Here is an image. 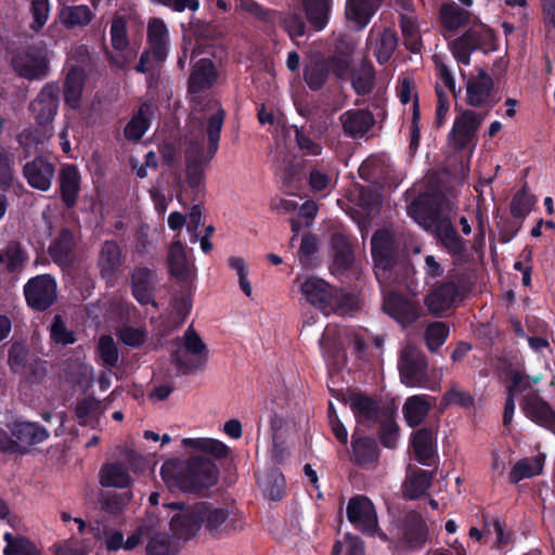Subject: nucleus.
<instances>
[{
    "instance_id": "1",
    "label": "nucleus",
    "mask_w": 555,
    "mask_h": 555,
    "mask_svg": "<svg viewBox=\"0 0 555 555\" xmlns=\"http://www.w3.org/2000/svg\"><path fill=\"white\" fill-rule=\"evenodd\" d=\"M224 111L216 103H212L202 114L196 111L195 118H208V126L196 128L198 135L207 133L209 145L204 150L203 142H191L186 150V183L194 192L199 193L204 180V166L214 157L218 151L220 131L224 120Z\"/></svg>"
},
{
    "instance_id": "2",
    "label": "nucleus",
    "mask_w": 555,
    "mask_h": 555,
    "mask_svg": "<svg viewBox=\"0 0 555 555\" xmlns=\"http://www.w3.org/2000/svg\"><path fill=\"white\" fill-rule=\"evenodd\" d=\"M198 56L199 53L196 52V60L194 61L193 70L189 81V93L192 103L191 125L193 128H202L204 126H208V118H195L196 111L204 114V112L212 103H216L221 109H223L218 101L206 99L199 95L202 91L210 88L215 83L217 79V73L211 60L208 56Z\"/></svg>"
},
{
    "instance_id": "3",
    "label": "nucleus",
    "mask_w": 555,
    "mask_h": 555,
    "mask_svg": "<svg viewBox=\"0 0 555 555\" xmlns=\"http://www.w3.org/2000/svg\"><path fill=\"white\" fill-rule=\"evenodd\" d=\"M195 506L199 526L205 525L209 532L229 533L241 531L244 528L242 515L234 513L233 509L208 502H201Z\"/></svg>"
},
{
    "instance_id": "4",
    "label": "nucleus",
    "mask_w": 555,
    "mask_h": 555,
    "mask_svg": "<svg viewBox=\"0 0 555 555\" xmlns=\"http://www.w3.org/2000/svg\"><path fill=\"white\" fill-rule=\"evenodd\" d=\"M305 299L324 313L344 312L341 296L327 282L317 276L307 278L300 284Z\"/></svg>"
},
{
    "instance_id": "5",
    "label": "nucleus",
    "mask_w": 555,
    "mask_h": 555,
    "mask_svg": "<svg viewBox=\"0 0 555 555\" xmlns=\"http://www.w3.org/2000/svg\"><path fill=\"white\" fill-rule=\"evenodd\" d=\"M418 203H413L409 207V215L426 231L435 232L442 245L451 254H460L463 250V244L447 218H439L438 216L424 215L418 210Z\"/></svg>"
},
{
    "instance_id": "6",
    "label": "nucleus",
    "mask_w": 555,
    "mask_h": 555,
    "mask_svg": "<svg viewBox=\"0 0 555 555\" xmlns=\"http://www.w3.org/2000/svg\"><path fill=\"white\" fill-rule=\"evenodd\" d=\"M9 429L16 440L2 435L0 451L7 453H24L29 446L40 443L49 436L43 427L30 422H15Z\"/></svg>"
},
{
    "instance_id": "7",
    "label": "nucleus",
    "mask_w": 555,
    "mask_h": 555,
    "mask_svg": "<svg viewBox=\"0 0 555 555\" xmlns=\"http://www.w3.org/2000/svg\"><path fill=\"white\" fill-rule=\"evenodd\" d=\"M164 508L168 511L170 530L175 539L184 542L201 530L195 505L171 503L164 505Z\"/></svg>"
},
{
    "instance_id": "8",
    "label": "nucleus",
    "mask_w": 555,
    "mask_h": 555,
    "mask_svg": "<svg viewBox=\"0 0 555 555\" xmlns=\"http://www.w3.org/2000/svg\"><path fill=\"white\" fill-rule=\"evenodd\" d=\"M147 37L151 47V52H145L141 55L137 70L144 73L152 66L150 63L151 53L153 54L156 64L162 63L167 57L169 46V30L165 22L158 17H154L147 25Z\"/></svg>"
},
{
    "instance_id": "9",
    "label": "nucleus",
    "mask_w": 555,
    "mask_h": 555,
    "mask_svg": "<svg viewBox=\"0 0 555 555\" xmlns=\"http://www.w3.org/2000/svg\"><path fill=\"white\" fill-rule=\"evenodd\" d=\"M494 38L492 30L483 25H474L464 36L452 43V52L457 62L468 65L470 53L479 48L489 46Z\"/></svg>"
},
{
    "instance_id": "10",
    "label": "nucleus",
    "mask_w": 555,
    "mask_h": 555,
    "mask_svg": "<svg viewBox=\"0 0 555 555\" xmlns=\"http://www.w3.org/2000/svg\"><path fill=\"white\" fill-rule=\"evenodd\" d=\"M206 347L201 337L189 328L182 340L177 341L172 349V359L182 370L195 369L205 358Z\"/></svg>"
},
{
    "instance_id": "11",
    "label": "nucleus",
    "mask_w": 555,
    "mask_h": 555,
    "mask_svg": "<svg viewBox=\"0 0 555 555\" xmlns=\"http://www.w3.org/2000/svg\"><path fill=\"white\" fill-rule=\"evenodd\" d=\"M14 70L24 78L39 79L48 74L49 57L44 49L31 48L17 53L12 61Z\"/></svg>"
},
{
    "instance_id": "12",
    "label": "nucleus",
    "mask_w": 555,
    "mask_h": 555,
    "mask_svg": "<svg viewBox=\"0 0 555 555\" xmlns=\"http://www.w3.org/2000/svg\"><path fill=\"white\" fill-rule=\"evenodd\" d=\"M27 304L37 310H46L56 298L55 280L48 274L30 279L24 287Z\"/></svg>"
},
{
    "instance_id": "13",
    "label": "nucleus",
    "mask_w": 555,
    "mask_h": 555,
    "mask_svg": "<svg viewBox=\"0 0 555 555\" xmlns=\"http://www.w3.org/2000/svg\"><path fill=\"white\" fill-rule=\"evenodd\" d=\"M399 371L402 383L409 387L422 386L426 382L425 358L412 346H406L403 349Z\"/></svg>"
},
{
    "instance_id": "14",
    "label": "nucleus",
    "mask_w": 555,
    "mask_h": 555,
    "mask_svg": "<svg viewBox=\"0 0 555 555\" xmlns=\"http://www.w3.org/2000/svg\"><path fill=\"white\" fill-rule=\"evenodd\" d=\"M372 256L375 262V274L379 283L388 279L387 271L393 264V240L387 230L377 231L372 237Z\"/></svg>"
},
{
    "instance_id": "15",
    "label": "nucleus",
    "mask_w": 555,
    "mask_h": 555,
    "mask_svg": "<svg viewBox=\"0 0 555 555\" xmlns=\"http://www.w3.org/2000/svg\"><path fill=\"white\" fill-rule=\"evenodd\" d=\"M348 520L367 534L377 532V516L373 503L365 496H354L347 505Z\"/></svg>"
},
{
    "instance_id": "16",
    "label": "nucleus",
    "mask_w": 555,
    "mask_h": 555,
    "mask_svg": "<svg viewBox=\"0 0 555 555\" xmlns=\"http://www.w3.org/2000/svg\"><path fill=\"white\" fill-rule=\"evenodd\" d=\"M59 87L46 85L37 98L30 103V112L39 125H49L57 112Z\"/></svg>"
},
{
    "instance_id": "17",
    "label": "nucleus",
    "mask_w": 555,
    "mask_h": 555,
    "mask_svg": "<svg viewBox=\"0 0 555 555\" xmlns=\"http://www.w3.org/2000/svg\"><path fill=\"white\" fill-rule=\"evenodd\" d=\"M482 119L481 115L473 111H464L454 120L450 132L451 142L460 149L468 144L481 125Z\"/></svg>"
},
{
    "instance_id": "18",
    "label": "nucleus",
    "mask_w": 555,
    "mask_h": 555,
    "mask_svg": "<svg viewBox=\"0 0 555 555\" xmlns=\"http://www.w3.org/2000/svg\"><path fill=\"white\" fill-rule=\"evenodd\" d=\"M383 308L387 314L402 325L415 321L420 317V308L413 300L403 298L397 293H390L384 298Z\"/></svg>"
},
{
    "instance_id": "19",
    "label": "nucleus",
    "mask_w": 555,
    "mask_h": 555,
    "mask_svg": "<svg viewBox=\"0 0 555 555\" xmlns=\"http://www.w3.org/2000/svg\"><path fill=\"white\" fill-rule=\"evenodd\" d=\"M367 48L378 63H386L397 48V36L391 29L373 27L367 38Z\"/></svg>"
},
{
    "instance_id": "20",
    "label": "nucleus",
    "mask_w": 555,
    "mask_h": 555,
    "mask_svg": "<svg viewBox=\"0 0 555 555\" xmlns=\"http://www.w3.org/2000/svg\"><path fill=\"white\" fill-rule=\"evenodd\" d=\"M147 555H175L179 550V540L175 537L169 538L166 533L157 532L158 521L152 515L147 516Z\"/></svg>"
},
{
    "instance_id": "21",
    "label": "nucleus",
    "mask_w": 555,
    "mask_h": 555,
    "mask_svg": "<svg viewBox=\"0 0 555 555\" xmlns=\"http://www.w3.org/2000/svg\"><path fill=\"white\" fill-rule=\"evenodd\" d=\"M521 409L532 422L555 433V412L538 396L525 397Z\"/></svg>"
},
{
    "instance_id": "22",
    "label": "nucleus",
    "mask_w": 555,
    "mask_h": 555,
    "mask_svg": "<svg viewBox=\"0 0 555 555\" xmlns=\"http://www.w3.org/2000/svg\"><path fill=\"white\" fill-rule=\"evenodd\" d=\"M24 176L30 186L47 191L54 177V166L43 158H36L24 166Z\"/></svg>"
},
{
    "instance_id": "23",
    "label": "nucleus",
    "mask_w": 555,
    "mask_h": 555,
    "mask_svg": "<svg viewBox=\"0 0 555 555\" xmlns=\"http://www.w3.org/2000/svg\"><path fill=\"white\" fill-rule=\"evenodd\" d=\"M190 474V491L198 488H206L217 481L218 469L216 465L203 459H193L188 463Z\"/></svg>"
},
{
    "instance_id": "24",
    "label": "nucleus",
    "mask_w": 555,
    "mask_h": 555,
    "mask_svg": "<svg viewBox=\"0 0 555 555\" xmlns=\"http://www.w3.org/2000/svg\"><path fill=\"white\" fill-rule=\"evenodd\" d=\"M492 79L480 72L478 77L469 78L466 83L467 103L475 107L488 105L491 102Z\"/></svg>"
},
{
    "instance_id": "25",
    "label": "nucleus",
    "mask_w": 555,
    "mask_h": 555,
    "mask_svg": "<svg viewBox=\"0 0 555 555\" xmlns=\"http://www.w3.org/2000/svg\"><path fill=\"white\" fill-rule=\"evenodd\" d=\"M382 0H347L346 17L354 27L362 29L379 8Z\"/></svg>"
},
{
    "instance_id": "26",
    "label": "nucleus",
    "mask_w": 555,
    "mask_h": 555,
    "mask_svg": "<svg viewBox=\"0 0 555 555\" xmlns=\"http://www.w3.org/2000/svg\"><path fill=\"white\" fill-rule=\"evenodd\" d=\"M160 475L169 488L190 491L188 463L178 460L167 461L160 468Z\"/></svg>"
},
{
    "instance_id": "27",
    "label": "nucleus",
    "mask_w": 555,
    "mask_h": 555,
    "mask_svg": "<svg viewBox=\"0 0 555 555\" xmlns=\"http://www.w3.org/2000/svg\"><path fill=\"white\" fill-rule=\"evenodd\" d=\"M121 263L122 254L117 243L113 241L105 242L99 257V267L102 276L107 281H112L116 276Z\"/></svg>"
},
{
    "instance_id": "28",
    "label": "nucleus",
    "mask_w": 555,
    "mask_h": 555,
    "mask_svg": "<svg viewBox=\"0 0 555 555\" xmlns=\"http://www.w3.org/2000/svg\"><path fill=\"white\" fill-rule=\"evenodd\" d=\"M434 405L435 399L427 395L408 398L402 409L406 423L411 427L420 425Z\"/></svg>"
},
{
    "instance_id": "29",
    "label": "nucleus",
    "mask_w": 555,
    "mask_h": 555,
    "mask_svg": "<svg viewBox=\"0 0 555 555\" xmlns=\"http://www.w3.org/2000/svg\"><path fill=\"white\" fill-rule=\"evenodd\" d=\"M99 480L101 486L106 488H127L132 482L128 467L120 462H111L103 465Z\"/></svg>"
},
{
    "instance_id": "30",
    "label": "nucleus",
    "mask_w": 555,
    "mask_h": 555,
    "mask_svg": "<svg viewBox=\"0 0 555 555\" xmlns=\"http://www.w3.org/2000/svg\"><path fill=\"white\" fill-rule=\"evenodd\" d=\"M457 294V287L454 283H446L429 293L425 304L430 312L440 313L452 307Z\"/></svg>"
},
{
    "instance_id": "31",
    "label": "nucleus",
    "mask_w": 555,
    "mask_h": 555,
    "mask_svg": "<svg viewBox=\"0 0 555 555\" xmlns=\"http://www.w3.org/2000/svg\"><path fill=\"white\" fill-rule=\"evenodd\" d=\"M168 264L171 274L179 280L186 281L193 275V263L179 241L173 242L169 248Z\"/></svg>"
},
{
    "instance_id": "32",
    "label": "nucleus",
    "mask_w": 555,
    "mask_h": 555,
    "mask_svg": "<svg viewBox=\"0 0 555 555\" xmlns=\"http://www.w3.org/2000/svg\"><path fill=\"white\" fill-rule=\"evenodd\" d=\"M412 447L415 456L423 465H430L436 454L434 431L429 428H421L412 437Z\"/></svg>"
},
{
    "instance_id": "33",
    "label": "nucleus",
    "mask_w": 555,
    "mask_h": 555,
    "mask_svg": "<svg viewBox=\"0 0 555 555\" xmlns=\"http://www.w3.org/2000/svg\"><path fill=\"white\" fill-rule=\"evenodd\" d=\"M346 134L350 137L363 135L372 127L374 119L366 111H347L340 116Z\"/></svg>"
},
{
    "instance_id": "34",
    "label": "nucleus",
    "mask_w": 555,
    "mask_h": 555,
    "mask_svg": "<svg viewBox=\"0 0 555 555\" xmlns=\"http://www.w3.org/2000/svg\"><path fill=\"white\" fill-rule=\"evenodd\" d=\"M60 189L64 203L72 207L77 199L80 189V175L73 165H66L60 173Z\"/></svg>"
},
{
    "instance_id": "35",
    "label": "nucleus",
    "mask_w": 555,
    "mask_h": 555,
    "mask_svg": "<svg viewBox=\"0 0 555 555\" xmlns=\"http://www.w3.org/2000/svg\"><path fill=\"white\" fill-rule=\"evenodd\" d=\"M545 462V455L540 453L533 457L521 459L515 463L508 474L511 482H519L526 478H532L542 473Z\"/></svg>"
},
{
    "instance_id": "36",
    "label": "nucleus",
    "mask_w": 555,
    "mask_h": 555,
    "mask_svg": "<svg viewBox=\"0 0 555 555\" xmlns=\"http://www.w3.org/2000/svg\"><path fill=\"white\" fill-rule=\"evenodd\" d=\"M155 281L154 273L145 268L137 269L132 274V292L135 299L147 305L153 302L152 292Z\"/></svg>"
},
{
    "instance_id": "37",
    "label": "nucleus",
    "mask_w": 555,
    "mask_h": 555,
    "mask_svg": "<svg viewBox=\"0 0 555 555\" xmlns=\"http://www.w3.org/2000/svg\"><path fill=\"white\" fill-rule=\"evenodd\" d=\"M331 0H302V8L309 24L317 30H322L328 23Z\"/></svg>"
},
{
    "instance_id": "38",
    "label": "nucleus",
    "mask_w": 555,
    "mask_h": 555,
    "mask_svg": "<svg viewBox=\"0 0 555 555\" xmlns=\"http://www.w3.org/2000/svg\"><path fill=\"white\" fill-rule=\"evenodd\" d=\"M93 16L90 8L85 4L65 5L59 14L61 24L68 29L87 26Z\"/></svg>"
},
{
    "instance_id": "39",
    "label": "nucleus",
    "mask_w": 555,
    "mask_h": 555,
    "mask_svg": "<svg viewBox=\"0 0 555 555\" xmlns=\"http://www.w3.org/2000/svg\"><path fill=\"white\" fill-rule=\"evenodd\" d=\"M431 474L416 469L408 473L405 480L402 485L403 495L408 499H416L423 495L430 486Z\"/></svg>"
},
{
    "instance_id": "40",
    "label": "nucleus",
    "mask_w": 555,
    "mask_h": 555,
    "mask_svg": "<svg viewBox=\"0 0 555 555\" xmlns=\"http://www.w3.org/2000/svg\"><path fill=\"white\" fill-rule=\"evenodd\" d=\"M153 106L143 104L125 128V137L132 141L140 140L150 127Z\"/></svg>"
},
{
    "instance_id": "41",
    "label": "nucleus",
    "mask_w": 555,
    "mask_h": 555,
    "mask_svg": "<svg viewBox=\"0 0 555 555\" xmlns=\"http://www.w3.org/2000/svg\"><path fill=\"white\" fill-rule=\"evenodd\" d=\"M74 235L69 231H63L50 246V255L60 266H69L74 259Z\"/></svg>"
},
{
    "instance_id": "42",
    "label": "nucleus",
    "mask_w": 555,
    "mask_h": 555,
    "mask_svg": "<svg viewBox=\"0 0 555 555\" xmlns=\"http://www.w3.org/2000/svg\"><path fill=\"white\" fill-rule=\"evenodd\" d=\"M83 70L79 67L69 69L65 80L64 96L65 102L72 108H77L80 104V99L83 88Z\"/></svg>"
},
{
    "instance_id": "43",
    "label": "nucleus",
    "mask_w": 555,
    "mask_h": 555,
    "mask_svg": "<svg viewBox=\"0 0 555 555\" xmlns=\"http://www.w3.org/2000/svg\"><path fill=\"white\" fill-rule=\"evenodd\" d=\"M353 456L360 465L373 463L377 457V446L369 437L356 438L352 442Z\"/></svg>"
},
{
    "instance_id": "44",
    "label": "nucleus",
    "mask_w": 555,
    "mask_h": 555,
    "mask_svg": "<svg viewBox=\"0 0 555 555\" xmlns=\"http://www.w3.org/2000/svg\"><path fill=\"white\" fill-rule=\"evenodd\" d=\"M401 29L405 46L416 52L421 47L420 25L412 14L401 15Z\"/></svg>"
},
{
    "instance_id": "45",
    "label": "nucleus",
    "mask_w": 555,
    "mask_h": 555,
    "mask_svg": "<svg viewBox=\"0 0 555 555\" xmlns=\"http://www.w3.org/2000/svg\"><path fill=\"white\" fill-rule=\"evenodd\" d=\"M334 263L338 268L345 269L352 262V253L346 237L341 234H335L332 237Z\"/></svg>"
},
{
    "instance_id": "46",
    "label": "nucleus",
    "mask_w": 555,
    "mask_h": 555,
    "mask_svg": "<svg viewBox=\"0 0 555 555\" xmlns=\"http://www.w3.org/2000/svg\"><path fill=\"white\" fill-rule=\"evenodd\" d=\"M132 500V493L129 491L116 493L108 492L103 496L102 508L109 515L117 516L124 512Z\"/></svg>"
},
{
    "instance_id": "47",
    "label": "nucleus",
    "mask_w": 555,
    "mask_h": 555,
    "mask_svg": "<svg viewBox=\"0 0 555 555\" xmlns=\"http://www.w3.org/2000/svg\"><path fill=\"white\" fill-rule=\"evenodd\" d=\"M7 546L4 555H40L36 547L23 538H16L10 532L3 534Z\"/></svg>"
},
{
    "instance_id": "48",
    "label": "nucleus",
    "mask_w": 555,
    "mask_h": 555,
    "mask_svg": "<svg viewBox=\"0 0 555 555\" xmlns=\"http://www.w3.org/2000/svg\"><path fill=\"white\" fill-rule=\"evenodd\" d=\"M441 20L448 29H456L464 25L468 18L466 11L462 10L455 3H447L441 9Z\"/></svg>"
},
{
    "instance_id": "49",
    "label": "nucleus",
    "mask_w": 555,
    "mask_h": 555,
    "mask_svg": "<svg viewBox=\"0 0 555 555\" xmlns=\"http://www.w3.org/2000/svg\"><path fill=\"white\" fill-rule=\"evenodd\" d=\"M350 408L357 417L372 420L376 416V405L367 397L362 395H351L349 398Z\"/></svg>"
},
{
    "instance_id": "50",
    "label": "nucleus",
    "mask_w": 555,
    "mask_h": 555,
    "mask_svg": "<svg viewBox=\"0 0 555 555\" xmlns=\"http://www.w3.org/2000/svg\"><path fill=\"white\" fill-rule=\"evenodd\" d=\"M228 264L232 270L235 271L242 292L247 297H251L253 286L248 280V266L246 261L241 257L232 256L228 259Z\"/></svg>"
},
{
    "instance_id": "51",
    "label": "nucleus",
    "mask_w": 555,
    "mask_h": 555,
    "mask_svg": "<svg viewBox=\"0 0 555 555\" xmlns=\"http://www.w3.org/2000/svg\"><path fill=\"white\" fill-rule=\"evenodd\" d=\"M374 79V72L371 64H362L360 68L352 73L351 82L353 88L358 93H367L372 86Z\"/></svg>"
},
{
    "instance_id": "52",
    "label": "nucleus",
    "mask_w": 555,
    "mask_h": 555,
    "mask_svg": "<svg viewBox=\"0 0 555 555\" xmlns=\"http://www.w3.org/2000/svg\"><path fill=\"white\" fill-rule=\"evenodd\" d=\"M541 380V376L530 377L519 371H511L509 373V385L508 393L517 396L532 387L533 384H538Z\"/></svg>"
},
{
    "instance_id": "53",
    "label": "nucleus",
    "mask_w": 555,
    "mask_h": 555,
    "mask_svg": "<svg viewBox=\"0 0 555 555\" xmlns=\"http://www.w3.org/2000/svg\"><path fill=\"white\" fill-rule=\"evenodd\" d=\"M25 255L15 243L8 245L4 253H0V264H5L10 271H16L23 267Z\"/></svg>"
},
{
    "instance_id": "54",
    "label": "nucleus",
    "mask_w": 555,
    "mask_h": 555,
    "mask_svg": "<svg viewBox=\"0 0 555 555\" xmlns=\"http://www.w3.org/2000/svg\"><path fill=\"white\" fill-rule=\"evenodd\" d=\"M30 13L33 22L30 28L35 31L40 30L47 23L50 14V4L48 0H30Z\"/></svg>"
},
{
    "instance_id": "55",
    "label": "nucleus",
    "mask_w": 555,
    "mask_h": 555,
    "mask_svg": "<svg viewBox=\"0 0 555 555\" xmlns=\"http://www.w3.org/2000/svg\"><path fill=\"white\" fill-rule=\"evenodd\" d=\"M449 335V328L442 322H435L428 325L426 330V343L430 350L438 349L446 341Z\"/></svg>"
},
{
    "instance_id": "56",
    "label": "nucleus",
    "mask_w": 555,
    "mask_h": 555,
    "mask_svg": "<svg viewBox=\"0 0 555 555\" xmlns=\"http://www.w3.org/2000/svg\"><path fill=\"white\" fill-rule=\"evenodd\" d=\"M535 204V198L529 193L521 191L517 193L511 205V210L514 217L524 218L532 209Z\"/></svg>"
},
{
    "instance_id": "57",
    "label": "nucleus",
    "mask_w": 555,
    "mask_h": 555,
    "mask_svg": "<svg viewBox=\"0 0 555 555\" xmlns=\"http://www.w3.org/2000/svg\"><path fill=\"white\" fill-rule=\"evenodd\" d=\"M99 354L102 361L107 365H114L118 360V351L112 336L104 335L99 339Z\"/></svg>"
},
{
    "instance_id": "58",
    "label": "nucleus",
    "mask_w": 555,
    "mask_h": 555,
    "mask_svg": "<svg viewBox=\"0 0 555 555\" xmlns=\"http://www.w3.org/2000/svg\"><path fill=\"white\" fill-rule=\"evenodd\" d=\"M118 338L126 345L138 347L146 339V332L142 327L125 325L117 332Z\"/></svg>"
},
{
    "instance_id": "59",
    "label": "nucleus",
    "mask_w": 555,
    "mask_h": 555,
    "mask_svg": "<svg viewBox=\"0 0 555 555\" xmlns=\"http://www.w3.org/2000/svg\"><path fill=\"white\" fill-rule=\"evenodd\" d=\"M111 40L114 49L124 51L128 46V39L126 34V22L121 17H116L112 22L111 26Z\"/></svg>"
},
{
    "instance_id": "60",
    "label": "nucleus",
    "mask_w": 555,
    "mask_h": 555,
    "mask_svg": "<svg viewBox=\"0 0 555 555\" xmlns=\"http://www.w3.org/2000/svg\"><path fill=\"white\" fill-rule=\"evenodd\" d=\"M442 403L444 405L456 404L462 408H470L474 405V399L469 393L463 391L462 389L452 387L443 396Z\"/></svg>"
},
{
    "instance_id": "61",
    "label": "nucleus",
    "mask_w": 555,
    "mask_h": 555,
    "mask_svg": "<svg viewBox=\"0 0 555 555\" xmlns=\"http://www.w3.org/2000/svg\"><path fill=\"white\" fill-rule=\"evenodd\" d=\"M270 426L272 430L274 449L276 450L279 441L291 430L292 422L283 416L273 414L270 418Z\"/></svg>"
},
{
    "instance_id": "62",
    "label": "nucleus",
    "mask_w": 555,
    "mask_h": 555,
    "mask_svg": "<svg viewBox=\"0 0 555 555\" xmlns=\"http://www.w3.org/2000/svg\"><path fill=\"white\" fill-rule=\"evenodd\" d=\"M50 335L52 340L57 344L68 345L75 341L74 334L67 331L60 317H55L51 325Z\"/></svg>"
},
{
    "instance_id": "63",
    "label": "nucleus",
    "mask_w": 555,
    "mask_h": 555,
    "mask_svg": "<svg viewBox=\"0 0 555 555\" xmlns=\"http://www.w3.org/2000/svg\"><path fill=\"white\" fill-rule=\"evenodd\" d=\"M27 349L22 344H14L9 352V364L12 371L20 373L27 363Z\"/></svg>"
},
{
    "instance_id": "64",
    "label": "nucleus",
    "mask_w": 555,
    "mask_h": 555,
    "mask_svg": "<svg viewBox=\"0 0 555 555\" xmlns=\"http://www.w3.org/2000/svg\"><path fill=\"white\" fill-rule=\"evenodd\" d=\"M318 250V240L313 235H305L301 240L298 257L304 266H310L311 256Z\"/></svg>"
}]
</instances>
